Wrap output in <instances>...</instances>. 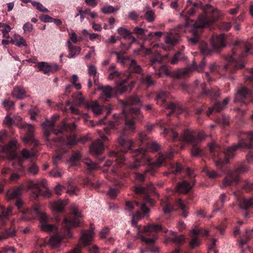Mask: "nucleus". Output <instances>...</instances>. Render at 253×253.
Segmentation results:
<instances>
[{
  "label": "nucleus",
  "instance_id": "obj_54",
  "mask_svg": "<svg viewBox=\"0 0 253 253\" xmlns=\"http://www.w3.org/2000/svg\"><path fill=\"white\" fill-rule=\"evenodd\" d=\"M200 50L201 52L205 55H208L212 52V51H213L212 49H210L207 44L205 43H202L200 44Z\"/></svg>",
  "mask_w": 253,
  "mask_h": 253
},
{
  "label": "nucleus",
  "instance_id": "obj_12",
  "mask_svg": "<svg viewBox=\"0 0 253 253\" xmlns=\"http://www.w3.org/2000/svg\"><path fill=\"white\" fill-rule=\"evenodd\" d=\"M17 141L12 140L7 145L2 148L3 152L8 155V158L10 160L15 159L16 157V148L17 147Z\"/></svg>",
  "mask_w": 253,
  "mask_h": 253
},
{
  "label": "nucleus",
  "instance_id": "obj_24",
  "mask_svg": "<svg viewBox=\"0 0 253 253\" xmlns=\"http://www.w3.org/2000/svg\"><path fill=\"white\" fill-rule=\"evenodd\" d=\"M190 184L186 181H183L179 183L176 187V190L180 193L186 194L191 189Z\"/></svg>",
  "mask_w": 253,
  "mask_h": 253
},
{
  "label": "nucleus",
  "instance_id": "obj_41",
  "mask_svg": "<svg viewBox=\"0 0 253 253\" xmlns=\"http://www.w3.org/2000/svg\"><path fill=\"white\" fill-rule=\"evenodd\" d=\"M146 10L144 15L145 19L149 22H152L155 20V12L149 6L146 7Z\"/></svg>",
  "mask_w": 253,
  "mask_h": 253
},
{
  "label": "nucleus",
  "instance_id": "obj_5",
  "mask_svg": "<svg viewBox=\"0 0 253 253\" xmlns=\"http://www.w3.org/2000/svg\"><path fill=\"white\" fill-rule=\"evenodd\" d=\"M32 190L33 196L35 199L37 198L39 195L44 197H49L51 195L49 190L44 186V181L42 180L40 183H35L30 181L27 185V190Z\"/></svg>",
  "mask_w": 253,
  "mask_h": 253
},
{
  "label": "nucleus",
  "instance_id": "obj_21",
  "mask_svg": "<svg viewBox=\"0 0 253 253\" xmlns=\"http://www.w3.org/2000/svg\"><path fill=\"white\" fill-rule=\"evenodd\" d=\"M12 95L13 97L20 100L23 99L28 96L26 95L25 89L21 86H15L12 91Z\"/></svg>",
  "mask_w": 253,
  "mask_h": 253
},
{
  "label": "nucleus",
  "instance_id": "obj_26",
  "mask_svg": "<svg viewBox=\"0 0 253 253\" xmlns=\"http://www.w3.org/2000/svg\"><path fill=\"white\" fill-rule=\"evenodd\" d=\"M129 70L135 73H140L142 71V68L140 66L138 65L134 59H129V61L126 65Z\"/></svg>",
  "mask_w": 253,
  "mask_h": 253
},
{
  "label": "nucleus",
  "instance_id": "obj_13",
  "mask_svg": "<svg viewBox=\"0 0 253 253\" xmlns=\"http://www.w3.org/2000/svg\"><path fill=\"white\" fill-rule=\"evenodd\" d=\"M235 55V51H234L232 55L226 57V60L227 64L225 66V68L231 71L232 68H242L244 66L242 63H238V61L234 57Z\"/></svg>",
  "mask_w": 253,
  "mask_h": 253
},
{
  "label": "nucleus",
  "instance_id": "obj_16",
  "mask_svg": "<svg viewBox=\"0 0 253 253\" xmlns=\"http://www.w3.org/2000/svg\"><path fill=\"white\" fill-rule=\"evenodd\" d=\"M126 133L124 132H121L120 136L117 139V142L122 146L125 148H127L128 150L130 149L131 146L133 145V141L129 139H126Z\"/></svg>",
  "mask_w": 253,
  "mask_h": 253
},
{
  "label": "nucleus",
  "instance_id": "obj_20",
  "mask_svg": "<svg viewBox=\"0 0 253 253\" xmlns=\"http://www.w3.org/2000/svg\"><path fill=\"white\" fill-rule=\"evenodd\" d=\"M162 226L159 224H148L144 228V232L147 236H155L156 233L162 230Z\"/></svg>",
  "mask_w": 253,
  "mask_h": 253
},
{
  "label": "nucleus",
  "instance_id": "obj_58",
  "mask_svg": "<svg viewBox=\"0 0 253 253\" xmlns=\"http://www.w3.org/2000/svg\"><path fill=\"white\" fill-rule=\"evenodd\" d=\"M31 3L34 6L36 7L37 9L41 12H47L48 11L47 8H45L42 4L39 2L32 1H31Z\"/></svg>",
  "mask_w": 253,
  "mask_h": 253
},
{
  "label": "nucleus",
  "instance_id": "obj_60",
  "mask_svg": "<svg viewBox=\"0 0 253 253\" xmlns=\"http://www.w3.org/2000/svg\"><path fill=\"white\" fill-rule=\"evenodd\" d=\"M178 39L174 36H167L165 39V42L169 45H173L176 44L177 42Z\"/></svg>",
  "mask_w": 253,
  "mask_h": 253
},
{
  "label": "nucleus",
  "instance_id": "obj_25",
  "mask_svg": "<svg viewBox=\"0 0 253 253\" xmlns=\"http://www.w3.org/2000/svg\"><path fill=\"white\" fill-rule=\"evenodd\" d=\"M67 44L69 50V54L67 57L71 58L79 54L81 50L80 47L73 45L70 41L67 42Z\"/></svg>",
  "mask_w": 253,
  "mask_h": 253
},
{
  "label": "nucleus",
  "instance_id": "obj_10",
  "mask_svg": "<svg viewBox=\"0 0 253 253\" xmlns=\"http://www.w3.org/2000/svg\"><path fill=\"white\" fill-rule=\"evenodd\" d=\"M173 156V152L170 151L166 155L164 154H160L159 158L157 160L153 163L152 168L146 170L145 173H149L151 175H153L154 173L155 169L160 167L163 162L166 159H171Z\"/></svg>",
  "mask_w": 253,
  "mask_h": 253
},
{
  "label": "nucleus",
  "instance_id": "obj_33",
  "mask_svg": "<svg viewBox=\"0 0 253 253\" xmlns=\"http://www.w3.org/2000/svg\"><path fill=\"white\" fill-rule=\"evenodd\" d=\"M192 71L193 70L191 67L178 70L174 73V76L176 78H184L188 76Z\"/></svg>",
  "mask_w": 253,
  "mask_h": 253
},
{
  "label": "nucleus",
  "instance_id": "obj_1",
  "mask_svg": "<svg viewBox=\"0 0 253 253\" xmlns=\"http://www.w3.org/2000/svg\"><path fill=\"white\" fill-rule=\"evenodd\" d=\"M204 10V13L200 15L197 21L192 24L193 29L191 31L192 37L188 39V42L192 45L196 44L199 40V34L197 29L204 28L218 19V12L211 5L207 4Z\"/></svg>",
  "mask_w": 253,
  "mask_h": 253
},
{
  "label": "nucleus",
  "instance_id": "obj_55",
  "mask_svg": "<svg viewBox=\"0 0 253 253\" xmlns=\"http://www.w3.org/2000/svg\"><path fill=\"white\" fill-rule=\"evenodd\" d=\"M163 60V58L160 55H157L155 58L151 59L150 65L156 69L157 68L156 63H158L159 65H160V63Z\"/></svg>",
  "mask_w": 253,
  "mask_h": 253
},
{
  "label": "nucleus",
  "instance_id": "obj_39",
  "mask_svg": "<svg viewBox=\"0 0 253 253\" xmlns=\"http://www.w3.org/2000/svg\"><path fill=\"white\" fill-rule=\"evenodd\" d=\"M36 67L39 71H42L44 74H48L51 70V66L48 64L44 62L38 63L36 65Z\"/></svg>",
  "mask_w": 253,
  "mask_h": 253
},
{
  "label": "nucleus",
  "instance_id": "obj_43",
  "mask_svg": "<svg viewBox=\"0 0 253 253\" xmlns=\"http://www.w3.org/2000/svg\"><path fill=\"white\" fill-rule=\"evenodd\" d=\"M161 204L163 207V211L165 213H169L173 210L172 206L168 201H161Z\"/></svg>",
  "mask_w": 253,
  "mask_h": 253
},
{
  "label": "nucleus",
  "instance_id": "obj_19",
  "mask_svg": "<svg viewBox=\"0 0 253 253\" xmlns=\"http://www.w3.org/2000/svg\"><path fill=\"white\" fill-rule=\"evenodd\" d=\"M134 153H135V155L136 156H138L139 157L135 160V162L129 165V168L131 169H137L140 167V165L138 164V163L140 161V160L141 159V158L146 154V150L144 149H136L134 151Z\"/></svg>",
  "mask_w": 253,
  "mask_h": 253
},
{
  "label": "nucleus",
  "instance_id": "obj_15",
  "mask_svg": "<svg viewBox=\"0 0 253 253\" xmlns=\"http://www.w3.org/2000/svg\"><path fill=\"white\" fill-rule=\"evenodd\" d=\"M212 50L217 51L224 46V35L213 38L211 41Z\"/></svg>",
  "mask_w": 253,
  "mask_h": 253
},
{
  "label": "nucleus",
  "instance_id": "obj_45",
  "mask_svg": "<svg viewBox=\"0 0 253 253\" xmlns=\"http://www.w3.org/2000/svg\"><path fill=\"white\" fill-rule=\"evenodd\" d=\"M163 133L165 136H170L172 137L173 141H174L176 138H178V133L176 132L172 128L169 129L165 128Z\"/></svg>",
  "mask_w": 253,
  "mask_h": 253
},
{
  "label": "nucleus",
  "instance_id": "obj_31",
  "mask_svg": "<svg viewBox=\"0 0 253 253\" xmlns=\"http://www.w3.org/2000/svg\"><path fill=\"white\" fill-rule=\"evenodd\" d=\"M239 207L241 209L247 210L251 207H253V198L247 199L244 198L239 199Z\"/></svg>",
  "mask_w": 253,
  "mask_h": 253
},
{
  "label": "nucleus",
  "instance_id": "obj_7",
  "mask_svg": "<svg viewBox=\"0 0 253 253\" xmlns=\"http://www.w3.org/2000/svg\"><path fill=\"white\" fill-rule=\"evenodd\" d=\"M59 117V116L58 115L55 114L52 116L50 120L46 119L45 122L42 124V126L44 129L43 133L44 135L46 137L45 140L48 143L47 145L50 147H52V146L48 137L50 136L51 132L53 131L54 133L55 131L54 129V122Z\"/></svg>",
  "mask_w": 253,
  "mask_h": 253
},
{
  "label": "nucleus",
  "instance_id": "obj_29",
  "mask_svg": "<svg viewBox=\"0 0 253 253\" xmlns=\"http://www.w3.org/2000/svg\"><path fill=\"white\" fill-rule=\"evenodd\" d=\"M62 238L58 234H54L49 239L48 244L52 248H58Z\"/></svg>",
  "mask_w": 253,
  "mask_h": 253
},
{
  "label": "nucleus",
  "instance_id": "obj_38",
  "mask_svg": "<svg viewBox=\"0 0 253 253\" xmlns=\"http://www.w3.org/2000/svg\"><path fill=\"white\" fill-rule=\"evenodd\" d=\"M10 42L11 43L18 46H20L21 45L27 46L26 41L21 36L18 35H15L10 40Z\"/></svg>",
  "mask_w": 253,
  "mask_h": 253
},
{
  "label": "nucleus",
  "instance_id": "obj_56",
  "mask_svg": "<svg viewBox=\"0 0 253 253\" xmlns=\"http://www.w3.org/2000/svg\"><path fill=\"white\" fill-rule=\"evenodd\" d=\"M157 68L159 69V72L158 73H156V74L159 77L162 76L163 74L167 75L169 74V71L167 69L166 66L158 65V66H157Z\"/></svg>",
  "mask_w": 253,
  "mask_h": 253
},
{
  "label": "nucleus",
  "instance_id": "obj_48",
  "mask_svg": "<svg viewBox=\"0 0 253 253\" xmlns=\"http://www.w3.org/2000/svg\"><path fill=\"white\" fill-rule=\"evenodd\" d=\"M41 229L42 231L46 232H54L57 231V228L53 224L49 223L43 224L41 225Z\"/></svg>",
  "mask_w": 253,
  "mask_h": 253
},
{
  "label": "nucleus",
  "instance_id": "obj_50",
  "mask_svg": "<svg viewBox=\"0 0 253 253\" xmlns=\"http://www.w3.org/2000/svg\"><path fill=\"white\" fill-rule=\"evenodd\" d=\"M118 33L123 38L126 39L132 34L131 32L124 27H119L117 30Z\"/></svg>",
  "mask_w": 253,
  "mask_h": 253
},
{
  "label": "nucleus",
  "instance_id": "obj_37",
  "mask_svg": "<svg viewBox=\"0 0 253 253\" xmlns=\"http://www.w3.org/2000/svg\"><path fill=\"white\" fill-rule=\"evenodd\" d=\"M141 212H142L143 216L146 215L147 214L150 212V209L146 207L145 204H144L142 205L141 207V211H137L135 215L133 216V219L131 221L132 224H134V217H136V218L138 219H139L141 217Z\"/></svg>",
  "mask_w": 253,
  "mask_h": 253
},
{
  "label": "nucleus",
  "instance_id": "obj_36",
  "mask_svg": "<svg viewBox=\"0 0 253 253\" xmlns=\"http://www.w3.org/2000/svg\"><path fill=\"white\" fill-rule=\"evenodd\" d=\"M84 164L87 167V171L91 172L93 171L96 170L99 168L97 164L89 159H85L83 161Z\"/></svg>",
  "mask_w": 253,
  "mask_h": 253
},
{
  "label": "nucleus",
  "instance_id": "obj_47",
  "mask_svg": "<svg viewBox=\"0 0 253 253\" xmlns=\"http://www.w3.org/2000/svg\"><path fill=\"white\" fill-rule=\"evenodd\" d=\"M126 80L121 81L117 85V91L121 93L126 92L127 89V86L126 85Z\"/></svg>",
  "mask_w": 253,
  "mask_h": 253
},
{
  "label": "nucleus",
  "instance_id": "obj_14",
  "mask_svg": "<svg viewBox=\"0 0 253 253\" xmlns=\"http://www.w3.org/2000/svg\"><path fill=\"white\" fill-rule=\"evenodd\" d=\"M104 150V144L99 139L92 142L89 147L90 152L94 156H97L101 154Z\"/></svg>",
  "mask_w": 253,
  "mask_h": 253
},
{
  "label": "nucleus",
  "instance_id": "obj_35",
  "mask_svg": "<svg viewBox=\"0 0 253 253\" xmlns=\"http://www.w3.org/2000/svg\"><path fill=\"white\" fill-rule=\"evenodd\" d=\"M98 89L102 91V95L100 97V98H103L104 96L106 98H110L112 96L113 89L112 88L108 85L105 86L99 87Z\"/></svg>",
  "mask_w": 253,
  "mask_h": 253
},
{
  "label": "nucleus",
  "instance_id": "obj_42",
  "mask_svg": "<svg viewBox=\"0 0 253 253\" xmlns=\"http://www.w3.org/2000/svg\"><path fill=\"white\" fill-rule=\"evenodd\" d=\"M76 126L74 123L70 124L69 125L64 124L58 131H55L54 133L57 135L59 133H62L63 132L67 131V130L73 131L76 128Z\"/></svg>",
  "mask_w": 253,
  "mask_h": 253
},
{
  "label": "nucleus",
  "instance_id": "obj_23",
  "mask_svg": "<svg viewBox=\"0 0 253 253\" xmlns=\"http://www.w3.org/2000/svg\"><path fill=\"white\" fill-rule=\"evenodd\" d=\"M24 189L22 186H21L14 190H9L6 193V197L9 200L12 199H18L22 194V190Z\"/></svg>",
  "mask_w": 253,
  "mask_h": 253
},
{
  "label": "nucleus",
  "instance_id": "obj_51",
  "mask_svg": "<svg viewBox=\"0 0 253 253\" xmlns=\"http://www.w3.org/2000/svg\"><path fill=\"white\" fill-rule=\"evenodd\" d=\"M140 232V229L138 228L137 229V236L138 238H139L142 241L144 242L147 244L150 245V244H153L155 243V239H148L146 238L143 235L140 234L139 233Z\"/></svg>",
  "mask_w": 253,
  "mask_h": 253
},
{
  "label": "nucleus",
  "instance_id": "obj_44",
  "mask_svg": "<svg viewBox=\"0 0 253 253\" xmlns=\"http://www.w3.org/2000/svg\"><path fill=\"white\" fill-rule=\"evenodd\" d=\"M88 107L91 109L92 111L95 115H99L102 113V108L96 102H93L88 106Z\"/></svg>",
  "mask_w": 253,
  "mask_h": 253
},
{
  "label": "nucleus",
  "instance_id": "obj_11",
  "mask_svg": "<svg viewBox=\"0 0 253 253\" xmlns=\"http://www.w3.org/2000/svg\"><path fill=\"white\" fill-rule=\"evenodd\" d=\"M239 182V176L235 175L232 170H229L226 177L223 180L222 183L220 185L221 188H224L227 186H231L233 184H237Z\"/></svg>",
  "mask_w": 253,
  "mask_h": 253
},
{
  "label": "nucleus",
  "instance_id": "obj_32",
  "mask_svg": "<svg viewBox=\"0 0 253 253\" xmlns=\"http://www.w3.org/2000/svg\"><path fill=\"white\" fill-rule=\"evenodd\" d=\"M122 103L126 107L130 105H138L140 103V99L137 95H134L123 101Z\"/></svg>",
  "mask_w": 253,
  "mask_h": 253
},
{
  "label": "nucleus",
  "instance_id": "obj_18",
  "mask_svg": "<svg viewBox=\"0 0 253 253\" xmlns=\"http://www.w3.org/2000/svg\"><path fill=\"white\" fill-rule=\"evenodd\" d=\"M229 101V98L226 97L225 98L222 103H220L219 102H217L214 106L213 107L209 108V112L207 113L208 116H210V114L213 112L215 111V112H219L221 111L222 109L225 108L226 106L227 105Z\"/></svg>",
  "mask_w": 253,
  "mask_h": 253
},
{
  "label": "nucleus",
  "instance_id": "obj_28",
  "mask_svg": "<svg viewBox=\"0 0 253 253\" xmlns=\"http://www.w3.org/2000/svg\"><path fill=\"white\" fill-rule=\"evenodd\" d=\"M93 233L92 230H87L82 233L81 240L84 245H88L93 238Z\"/></svg>",
  "mask_w": 253,
  "mask_h": 253
},
{
  "label": "nucleus",
  "instance_id": "obj_34",
  "mask_svg": "<svg viewBox=\"0 0 253 253\" xmlns=\"http://www.w3.org/2000/svg\"><path fill=\"white\" fill-rule=\"evenodd\" d=\"M126 53L125 51H120L118 53H116L117 56V61L123 66H126V64L129 61V57H124V54Z\"/></svg>",
  "mask_w": 253,
  "mask_h": 253
},
{
  "label": "nucleus",
  "instance_id": "obj_59",
  "mask_svg": "<svg viewBox=\"0 0 253 253\" xmlns=\"http://www.w3.org/2000/svg\"><path fill=\"white\" fill-rule=\"evenodd\" d=\"M142 83L144 84H146L147 86H150L153 85L155 84V81H153L151 78V77L149 75H147L146 77H144L142 79Z\"/></svg>",
  "mask_w": 253,
  "mask_h": 253
},
{
  "label": "nucleus",
  "instance_id": "obj_9",
  "mask_svg": "<svg viewBox=\"0 0 253 253\" xmlns=\"http://www.w3.org/2000/svg\"><path fill=\"white\" fill-rule=\"evenodd\" d=\"M20 128H27V132L26 135L23 138V140L25 143L31 142L34 146H37L39 144V141L34 138V127L30 124H22L20 126Z\"/></svg>",
  "mask_w": 253,
  "mask_h": 253
},
{
  "label": "nucleus",
  "instance_id": "obj_53",
  "mask_svg": "<svg viewBox=\"0 0 253 253\" xmlns=\"http://www.w3.org/2000/svg\"><path fill=\"white\" fill-rule=\"evenodd\" d=\"M198 145H192L191 155L194 157H201L203 154V151L199 148Z\"/></svg>",
  "mask_w": 253,
  "mask_h": 253
},
{
  "label": "nucleus",
  "instance_id": "obj_8",
  "mask_svg": "<svg viewBox=\"0 0 253 253\" xmlns=\"http://www.w3.org/2000/svg\"><path fill=\"white\" fill-rule=\"evenodd\" d=\"M208 146L211 153L213 157L215 165L217 168L221 169L224 165L227 164L229 162V158L227 157H225L224 160H222L221 159L218 160L216 159L215 157L217 156V154L219 149V146L218 145L214 142H211L208 144Z\"/></svg>",
  "mask_w": 253,
  "mask_h": 253
},
{
  "label": "nucleus",
  "instance_id": "obj_4",
  "mask_svg": "<svg viewBox=\"0 0 253 253\" xmlns=\"http://www.w3.org/2000/svg\"><path fill=\"white\" fill-rule=\"evenodd\" d=\"M247 137L249 142H247L244 138L240 139L237 144L228 147L224 151L225 157H227L230 160L234 156L237 150L240 148H253V132H248Z\"/></svg>",
  "mask_w": 253,
  "mask_h": 253
},
{
  "label": "nucleus",
  "instance_id": "obj_6",
  "mask_svg": "<svg viewBox=\"0 0 253 253\" xmlns=\"http://www.w3.org/2000/svg\"><path fill=\"white\" fill-rule=\"evenodd\" d=\"M169 96V93L168 92L160 90L156 93L155 100H156L158 104L171 110L172 112L177 111L179 113L181 110L180 107L176 106L172 102L169 104L166 103L165 101Z\"/></svg>",
  "mask_w": 253,
  "mask_h": 253
},
{
  "label": "nucleus",
  "instance_id": "obj_61",
  "mask_svg": "<svg viewBox=\"0 0 253 253\" xmlns=\"http://www.w3.org/2000/svg\"><path fill=\"white\" fill-rule=\"evenodd\" d=\"M73 97L75 98L76 102L78 105H81L84 101V98L82 96L81 92L73 94Z\"/></svg>",
  "mask_w": 253,
  "mask_h": 253
},
{
  "label": "nucleus",
  "instance_id": "obj_27",
  "mask_svg": "<svg viewBox=\"0 0 253 253\" xmlns=\"http://www.w3.org/2000/svg\"><path fill=\"white\" fill-rule=\"evenodd\" d=\"M205 85L206 84L205 83L201 84V89L202 90V93L201 95H202L204 94L209 95L212 98H216L220 96V93L219 90L214 92V91L213 89L206 90L205 88Z\"/></svg>",
  "mask_w": 253,
  "mask_h": 253
},
{
  "label": "nucleus",
  "instance_id": "obj_17",
  "mask_svg": "<svg viewBox=\"0 0 253 253\" xmlns=\"http://www.w3.org/2000/svg\"><path fill=\"white\" fill-rule=\"evenodd\" d=\"M179 140L186 141L187 143L190 144L191 145L195 146L198 145V140L192 134V133L189 131L186 130L184 131L182 136L180 137Z\"/></svg>",
  "mask_w": 253,
  "mask_h": 253
},
{
  "label": "nucleus",
  "instance_id": "obj_64",
  "mask_svg": "<svg viewBox=\"0 0 253 253\" xmlns=\"http://www.w3.org/2000/svg\"><path fill=\"white\" fill-rule=\"evenodd\" d=\"M39 168L35 164H32L28 168V172L33 175H36L39 172Z\"/></svg>",
  "mask_w": 253,
  "mask_h": 253
},
{
  "label": "nucleus",
  "instance_id": "obj_2",
  "mask_svg": "<svg viewBox=\"0 0 253 253\" xmlns=\"http://www.w3.org/2000/svg\"><path fill=\"white\" fill-rule=\"evenodd\" d=\"M82 215L80 211H79L77 207L73 206L71 208V213L69 217L65 218L62 222V227L64 228L65 231L64 236L65 237H70L71 234L70 230L72 227H75L79 226L81 220L79 217H82Z\"/></svg>",
  "mask_w": 253,
  "mask_h": 253
},
{
  "label": "nucleus",
  "instance_id": "obj_62",
  "mask_svg": "<svg viewBox=\"0 0 253 253\" xmlns=\"http://www.w3.org/2000/svg\"><path fill=\"white\" fill-rule=\"evenodd\" d=\"M134 191L137 194H146L148 193V190L146 187L136 186L134 187Z\"/></svg>",
  "mask_w": 253,
  "mask_h": 253
},
{
  "label": "nucleus",
  "instance_id": "obj_52",
  "mask_svg": "<svg viewBox=\"0 0 253 253\" xmlns=\"http://www.w3.org/2000/svg\"><path fill=\"white\" fill-rule=\"evenodd\" d=\"M200 244V241L199 238L195 236H192L191 239L189 243L190 247L191 249H194L198 247Z\"/></svg>",
  "mask_w": 253,
  "mask_h": 253
},
{
  "label": "nucleus",
  "instance_id": "obj_57",
  "mask_svg": "<svg viewBox=\"0 0 253 253\" xmlns=\"http://www.w3.org/2000/svg\"><path fill=\"white\" fill-rule=\"evenodd\" d=\"M253 235V229L251 231H247L245 239L242 238L240 240V245L241 246L246 244L250 239V237Z\"/></svg>",
  "mask_w": 253,
  "mask_h": 253
},
{
  "label": "nucleus",
  "instance_id": "obj_63",
  "mask_svg": "<svg viewBox=\"0 0 253 253\" xmlns=\"http://www.w3.org/2000/svg\"><path fill=\"white\" fill-rule=\"evenodd\" d=\"M110 155L111 156H115L117 157L116 159V161L119 164H121L125 160L124 156L119 155V154L116 152L112 151L110 152Z\"/></svg>",
  "mask_w": 253,
  "mask_h": 253
},
{
  "label": "nucleus",
  "instance_id": "obj_30",
  "mask_svg": "<svg viewBox=\"0 0 253 253\" xmlns=\"http://www.w3.org/2000/svg\"><path fill=\"white\" fill-rule=\"evenodd\" d=\"M66 204V202L59 200L53 202L51 204V208L52 211L57 212H62Z\"/></svg>",
  "mask_w": 253,
  "mask_h": 253
},
{
  "label": "nucleus",
  "instance_id": "obj_40",
  "mask_svg": "<svg viewBox=\"0 0 253 253\" xmlns=\"http://www.w3.org/2000/svg\"><path fill=\"white\" fill-rule=\"evenodd\" d=\"M135 129V122L132 120H126L125 122V126L122 132L126 133V131L133 132Z\"/></svg>",
  "mask_w": 253,
  "mask_h": 253
},
{
  "label": "nucleus",
  "instance_id": "obj_49",
  "mask_svg": "<svg viewBox=\"0 0 253 253\" xmlns=\"http://www.w3.org/2000/svg\"><path fill=\"white\" fill-rule=\"evenodd\" d=\"M247 170V167L243 164H241L239 166L236 167L233 171L235 175L239 176V174L246 172Z\"/></svg>",
  "mask_w": 253,
  "mask_h": 253
},
{
  "label": "nucleus",
  "instance_id": "obj_3",
  "mask_svg": "<svg viewBox=\"0 0 253 253\" xmlns=\"http://www.w3.org/2000/svg\"><path fill=\"white\" fill-rule=\"evenodd\" d=\"M21 212L23 215L21 219L24 221H29L35 217L34 214H36L38 215L41 224L50 223L51 218L44 212L41 211V206L39 205H35L33 206V210L32 211L29 209L22 210Z\"/></svg>",
  "mask_w": 253,
  "mask_h": 253
},
{
  "label": "nucleus",
  "instance_id": "obj_46",
  "mask_svg": "<svg viewBox=\"0 0 253 253\" xmlns=\"http://www.w3.org/2000/svg\"><path fill=\"white\" fill-rule=\"evenodd\" d=\"M206 64V62L205 59V58H203L201 61V64L199 65H197L195 62H193L191 67L193 71L197 70L199 72H202L204 71Z\"/></svg>",
  "mask_w": 253,
  "mask_h": 253
},
{
  "label": "nucleus",
  "instance_id": "obj_22",
  "mask_svg": "<svg viewBox=\"0 0 253 253\" xmlns=\"http://www.w3.org/2000/svg\"><path fill=\"white\" fill-rule=\"evenodd\" d=\"M250 95V91L245 87L240 88L235 97L234 101H242V99L246 98Z\"/></svg>",
  "mask_w": 253,
  "mask_h": 253
}]
</instances>
